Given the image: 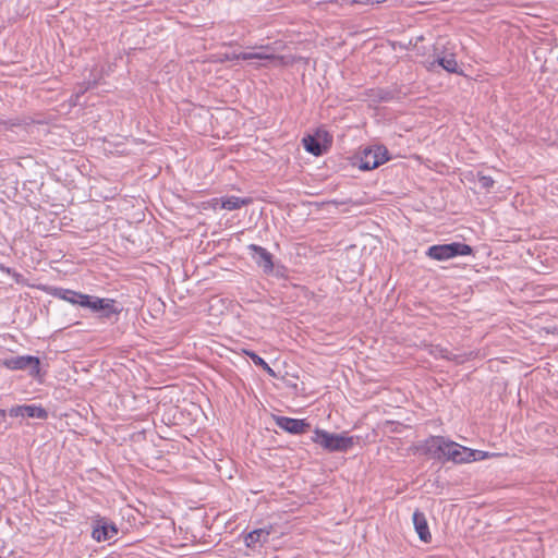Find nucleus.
I'll list each match as a JSON object with an SVG mask.
<instances>
[{
	"label": "nucleus",
	"mask_w": 558,
	"mask_h": 558,
	"mask_svg": "<svg viewBox=\"0 0 558 558\" xmlns=\"http://www.w3.org/2000/svg\"><path fill=\"white\" fill-rule=\"evenodd\" d=\"M251 257L257 264L258 267L263 268L265 274H270L274 269L272 255L265 247L257 244H250L247 246Z\"/></svg>",
	"instance_id": "11"
},
{
	"label": "nucleus",
	"mask_w": 558,
	"mask_h": 558,
	"mask_svg": "<svg viewBox=\"0 0 558 558\" xmlns=\"http://www.w3.org/2000/svg\"><path fill=\"white\" fill-rule=\"evenodd\" d=\"M270 533V526L253 530L245 536V545L250 548H255L257 545H263L268 542Z\"/></svg>",
	"instance_id": "14"
},
{
	"label": "nucleus",
	"mask_w": 558,
	"mask_h": 558,
	"mask_svg": "<svg viewBox=\"0 0 558 558\" xmlns=\"http://www.w3.org/2000/svg\"><path fill=\"white\" fill-rule=\"evenodd\" d=\"M303 145H304V148L315 155V156H319L323 154V149H322V145L313 136L308 135L306 137L303 138Z\"/></svg>",
	"instance_id": "18"
},
{
	"label": "nucleus",
	"mask_w": 558,
	"mask_h": 558,
	"mask_svg": "<svg viewBox=\"0 0 558 558\" xmlns=\"http://www.w3.org/2000/svg\"><path fill=\"white\" fill-rule=\"evenodd\" d=\"M260 51L258 52H223L220 53V61H238V60H268L272 61L276 66H287L292 65L298 61V58L294 56H277L275 53L268 52L270 49L269 45L258 47Z\"/></svg>",
	"instance_id": "2"
},
{
	"label": "nucleus",
	"mask_w": 558,
	"mask_h": 558,
	"mask_svg": "<svg viewBox=\"0 0 558 558\" xmlns=\"http://www.w3.org/2000/svg\"><path fill=\"white\" fill-rule=\"evenodd\" d=\"M4 365L12 371L27 369L33 377L37 376L40 372L39 359L32 355L12 356L4 360Z\"/></svg>",
	"instance_id": "7"
},
{
	"label": "nucleus",
	"mask_w": 558,
	"mask_h": 558,
	"mask_svg": "<svg viewBox=\"0 0 558 558\" xmlns=\"http://www.w3.org/2000/svg\"><path fill=\"white\" fill-rule=\"evenodd\" d=\"M243 353L245 355H247L256 366L262 367L271 377H276L275 371L258 354H256L255 352H253L251 350H246V349L243 350Z\"/></svg>",
	"instance_id": "17"
},
{
	"label": "nucleus",
	"mask_w": 558,
	"mask_h": 558,
	"mask_svg": "<svg viewBox=\"0 0 558 558\" xmlns=\"http://www.w3.org/2000/svg\"><path fill=\"white\" fill-rule=\"evenodd\" d=\"M436 64L440 65L444 70H446L449 73H461L453 53L437 57L433 62L429 63L428 69L432 70Z\"/></svg>",
	"instance_id": "15"
},
{
	"label": "nucleus",
	"mask_w": 558,
	"mask_h": 558,
	"mask_svg": "<svg viewBox=\"0 0 558 558\" xmlns=\"http://www.w3.org/2000/svg\"><path fill=\"white\" fill-rule=\"evenodd\" d=\"M83 308L89 310L101 320L117 319L119 314L122 312V307L119 306L116 300L89 294L85 298Z\"/></svg>",
	"instance_id": "4"
},
{
	"label": "nucleus",
	"mask_w": 558,
	"mask_h": 558,
	"mask_svg": "<svg viewBox=\"0 0 558 558\" xmlns=\"http://www.w3.org/2000/svg\"><path fill=\"white\" fill-rule=\"evenodd\" d=\"M413 524L418 537L424 543H429L432 535L429 533L426 517L420 510H415L412 515Z\"/></svg>",
	"instance_id": "13"
},
{
	"label": "nucleus",
	"mask_w": 558,
	"mask_h": 558,
	"mask_svg": "<svg viewBox=\"0 0 558 558\" xmlns=\"http://www.w3.org/2000/svg\"><path fill=\"white\" fill-rule=\"evenodd\" d=\"M388 160V149L383 145H376L364 149L360 159V169L373 170Z\"/></svg>",
	"instance_id": "6"
},
{
	"label": "nucleus",
	"mask_w": 558,
	"mask_h": 558,
	"mask_svg": "<svg viewBox=\"0 0 558 558\" xmlns=\"http://www.w3.org/2000/svg\"><path fill=\"white\" fill-rule=\"evenodd\" d=\"M11 417H33L39 420H46L48 412L41 405L36 404H23L15 405L9 410Z\"/></svg>",
	"instance_id": "12"
},
{
	"label": "nucleus",
	"mask_w": 558,
	"mask_h": 558,
	"mask_svg": "<svg viewBox=\"0 0 558 558\" xmlns=\"http://www.w3.org/2000/svg\"><path fill=\"white\" fill-rule=\"evenodd\" d=\"M118 535V527L106 518L97 517L93 521L92 537L100 543L110 541Z\"/></svg>",
	"instance_id": "9"
},
{
	"label": "nucleus",
	"mask_w": 558,
	"mask_h": 558,
	"mask_svg": "<svg viewBox=\"0 0 558 558\" xmlns=\"http://www.w3.org/2000/svg\"><path fill=\"white\" fill-rule=\"evenodd\" d=\"M385 0H354L355 3L362 4V5H369V4H378L384 2Z\"/></svg>",
	"instance_id": "20"
},
{
	"label": "nucleus",
	"mask_w": 558,
	"mask_h": 558,
	"mask_svg": "<svg viewBox=\"0 0 558 558\" xmlns=\"http://www.w3.org/2000/svg\"><path fill=\"white\" fill-rule=\"evenodd\" d=\"M5 417V412L3 410H0V421H3Z\"/></svg>",
	"instance_id": "21"
},
{
	"label": "nucleus",
	"mask_w": 558,
	"mask_h": 558,
	"mask_svg": "<svg viewBox=\"0 0 558 558\" xmlns=\"http://www.w3.org/2000/svg\"><path fill=\"white\" fill-rule=\"evenodd\" d=\"M274 421L279 428L292 435L304 434L310 428L305 420L274 415Z\"/></svg>",
	"instance_id": "10"
},
{
	"label": "nucleus",
	"mask_w": 558,
	"mask_h": 558,
	"mask_svg": "<svg viewBox=\"0 0 558 558\" xmlns=\"http://www.w3.org/2000/svg\"><path fill=\"white\" fill-rule=\"evenodd\" d=\"M480 183L483 187L489 189L494 185V180L488 175H483L480 178Z\"/></svg>",
	"instance_id": "19"
},
{
	"label": "nucleus",
	"mask_w": 558,
	"mask_h": 558,
	"mask_svg": "<svg viewBox=\"0 0 558 558\" xmlns=\"http://www.w3.org/2000/svg\"><path fill=\"white\" fill-rule=\"evenodd\" d=\"M312 441L329 452H347L354 445V438L342 434L316 428Z\"/></svg>",
	"instance_id": "3"
},
{
	"label": "nucleus",
	"mask_w": 558,
	"mask_h": 558,
	"mask_svg": "<svg viewBox=\"0 0 558 558\" xmlns=\"http://www.w3.org/2000/svg\"><path fill=\"white\" fill-rule=\"evenodd\" d=\"M473 248L460 242H452L448 244L432 245L427 248L426 255L435 260H448L457 256L471 255Z\"/></svg>",
	"instance_id": "5"
},
{
	"label": "nucleus",
	"mask_w": 558,
	"mask_h": 558,
	"mask_svg": "<svg viewBox=\"0 0 558 558\" xmlns=\"http://www.w3.org/2000/svg\"><path fill=\"white\" fill-rule=\"evenodd\" d=\"M248 204V199L241 198L234 195L223 197L221 199V207L227 210L240 209L242 206Z\"/></svg>",
	"instance_id": "16"
},
{
	"label": "nucleus",
	"mask_w": 558,
	"mask_h": 558,
	"mask_svg": "<svg viewBox=\"0 0 558 558\" xmlns=\"http://www.w3.org/2000/svg\"><path fill=\"white\" fill-rule=\"evenodd\" d=\"M43 291L53 298L63 300L72 305H78L81 307H83L85 298L87 295L78 291L53 286H45L43 287Z\"/></svg>",
	"instance_id": "8"
},
{
	"label": "nucleus",
	"mask_w": 558,
	"mask_h": 558,
	"mask_svg": "<svg viewBox=\"0 0 558 558\" xmlns=\"http://www.w3.org/2000/svg\"><path fill=\"white\" fill-rule=\"evenodd\" d=\"M423 449L426 454L434 459H444L454 463H469L484 460L488 457V452L464 447L444 436L428 437L424 441Z\"/></svg>",
	"instance_id": "1"
}]
</instances>
